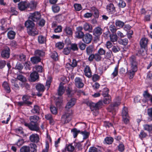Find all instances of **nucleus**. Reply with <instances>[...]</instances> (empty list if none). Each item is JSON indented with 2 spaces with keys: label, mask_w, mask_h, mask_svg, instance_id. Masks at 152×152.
Masks as SVG:
<instances>
[{
  "label": "nucleus",
  "mask_w": 152,
  "mask_h": 152,
  "mask_svg": "<svg viewBox=\"0 0 152 152\" xmlns=\"http://www.w3.org/2000/svg\"><path fill=\"white\" fill-rule=\"evenodd\" d=\"M103 105V102L102 101L100 100L95 104L93 102L89 103V106L91 111H93L94 115H96L98 113V109L102 107Z\"/></svg>",
  "instance_id": "f257e3e1"
},
{
  "label": "nucleus",
  "mask_w": 152,
  "mask_h": 152,
  "mask_svg": "<svg viewBox=\"0 0 152 152\" xmlns=\"http://www.w3.org/2000/svg\"><path fill=\"white\" fill-rule=\"evenodd\" d=\"M129 62L132 69L137 70L138 62L136 57L134 55L131 56L129 58Z\"/></svg>",
  "instance_id": "f03ea898"
},
{
  "label": "nucleus",
  "mask_w": 152,
  "mask_h": 152,
  "mask_svg": "<svg viewBox=\"0 0 152 152\" xmlns=\"http://www.w3.org/2000/svg\"><path fill=\"white\" fill-rule=\"evenodd\" d=\"M24 124L25 126L28 127L31 131L38 132L40 128L38 123L32 124L25 123Z\"/></svg>",
  "instance_id": "7ed1b4c3"
},
{
  "label": "nucleus",
  "mask_w": 152,
  "mask_h": 152,
  "mask_svg": "<svg viewBox=\"0 0 152 152\" xmlns=\"http://www.w3.org/2000/svg\"><path fill=\"white\" fill-rule=\"evenodd\" d=\"M10 50L7 46H5L1 52V56L4 58H8L10 56Z\"/></svg>",
  "instance_id": "20e7f679"
},
{
  "label": "nucleus",
  "mask_w": 152,
  "mask_h": 152,
  "mask_svg": "<svg viewBox=\"0 0 152 152\" xmlns=\"http://www.w3.org/2000/svg\"><path fill=\"white\" fill-rule=\"evenodd\" d=\"M120 104V102H115L111 104L107 108L108 111L110 113H111L113 116L115 115V109Z\"/></svg>",
  "instance_id": "39448f33"
},
{
  "label": "nucleus",
  "mask_w": 152,
  "mask_h": 152,
  "mask_svg": "<svg viewBox=\"0 0 152 152\" xmlns=\"http://www.w3.org/2000/svg\"><path fill=\"white\" fill-rule=\"evenodd\" d=\"M76 102V99L74 98H72L67 102L65 108L66 110H68L70 108L73 107L75 104Z\"/></svg>",
  "instance_id": "423d86ee"
},
{
  "label": "nucleus",
  "mask_w": 152,
  "mask_h": 152,
  "mask_svg": "<svg viewBox=\"0 0 152 152\" xmlns=\"http://www.w3.org/2000/svg\"><path fill=\"white\" fill-rule=\"evenodd\" d=\"M29 138L30 141L31 142L37 143L39 142V136L36 134H32L30 135Z\"/></svg>",
  "instance_id": "0eeeda50"
},
{
  "label": "nucleus",
  "mask_w": 152,
  "mask_h": 152,
  "mask_svg": "<svg viewBox=\"0 0 152 152\" xmlns=\"http://www.w3.org/2000/svg\"><path fill=\"white\" fill-rule=\"evenodd\" d=\"M92 39V35L89 33H86L84 34L83 38V40L85 43L89 44L91 42Z\"/></svg>",
  "instance_id": "6e6552de"
},
{
  "label": "nucleus",
  "mask_w": 152,
  "mask_h": 152,
  "mask_svg": "<svg viewBox=\"0 0 152 152\" xmlns=\"http://www.w3.org/2000/svg\"><path fill=\"white\" fill-rule=\"evenodd\" d=\"M18 8L21 11L26 9L28 7V2L26 1H21L18 4Z\"/></svg>",
  "instance_id": "1a4fd4ad"
},
{
  "label": "nucleus",
  "mask_w": 152,
  "mask_h": 152,
  "mask_svg": "<svg viewBox=\"0 0 152 152\" xmlns=\"http://www.w3.org/2000/svg\"><path fill=\"white\" fill-rule=\"evenodd\" d=\"M71 114L69 113H66L63 115L61 117V121L63 123H66L69 122L71 120L70 116Z\"/></svg>",
  "instance_id": "9d476101"
},
{
  "label": "nucleus",
  "mask_w": 152,
  "mask_h": 152,
  "mask_svg": "<svg viewBox=\"0 0 152 152\" xmlns=\"http://www.w3.org/2000/svg\"><path fill=\"white\" fill-rule=\"evenodd\" d=\"M75 85L77 87L79 88H82L84 84L82 80L79 77H76L75 79Z\"/></svg>",
  "instance_id": "9b49d317"
},
{
  "label": "nucleus",
  "mask_w": 152,
  "mask_h": 152,
  "mask_svg": "<svg viewBox=\"0 0 152 152\" xmlns=\"http://www.w3.org/2000/svg\"><path fill=\"white\" fill-rule=\"evenodd\" d=\"M40 14L37 12L30 13L28 16V19H40Z\"/></svg>",
  "instance_id": "f8f14e48"
},
{
  "label": "nucleus",
  "mask_w": 152,
  "mask_h": 152,
  "mask_svg": "<svg viewBox=\"0 0 152 152\" xmlns=\"http://www.w3.org/2000/svg\"><path fill=\"white\" fill-rule=\"evenodd\" d=\"M27 31L29 35L33 36L37 35L38 34V31L36 29L35 26L28 28V29L27 30Z\"/></svg>",
  "instance_id": "ddd939ff"
},
{
  "label": "nucleus",
  "mask_w": 152,
  "mask_h": 152,
  "mask_svg": "<svg viewBox=\"0 0 152 152\" xmlns=\"http://www.w3.org/2000/svg\"><path fill=\"white\" fill-rule=\"evenodd\" d=\"M90 11L92 14L96 18H97L99 17V12L98 10L95 7H92L90 8Z\"/></svg>",
  "instance_id": "4468645a"
},
{
  "label": "nucleus",
  "mask_w": 152,
  "mask_h": 152,
  "mask_svg": "<svg viewBox=\"0 0 152 152\" xmlns=\"http://www.w3.org/2000/svg\"><path fill=\"white\" fill-rule=\"evenodd\" d=\"M93 32L94 35L96 36H99L102 34V29L100 27H97L94 29Z\"/></svg>",
  "instance_id": "2eb2a0df"
},
{
  "label": "nucleus",
  "mask_w": 152,
  "mask_h": 152,
  "mask_svg": "<svg viewBox=\"0 0 152 152\" xmlns=\"http://www.w3.org/2000/svg\"><path fill=\"white\" fill-rule=\"evenodd\" d=\"M31 80L32 82H34L39 78V75L36 72H34L30 75Z\"/></svg>",
  "instance_id": "dca6fc26"
},
{
  "label": "nucleus",
  "mask_w": 152,
  "mask_h": 152,
  "mask_svg": "<svg viewBox=\"0 0 152 152\" xmlns=\"http://www.w3.org/2000/svg\"><path fill=\"white\" fill-rule=\"evenodd\" d=\"M25 26L27 28V30L32 27H34L35 26V24L34 23L33 21L30 20H27L25 22Z\"/></svg>",
  "instance_id": "f3484780"
},
{
  "label": "nucleus",
  "mask_w": 152,
  "mask_h": 152,
  "mask_svg": "<svg viewBox=\"0 0 152 152\" xmlns=\"http://www.w3.org/2000/svg\"><path fill=\"white\" fill-rule=\"evenodd\" d=\"M107 9L108 12L111 13H114L115 12V8L112 3H110L107 6Z\"/></svg>",
  "instance_id": "a211bd4d"
},
{
  "label": "nucleus",
  "mask_w": 152,
  "mask_h": 152,
  "mask_svg": "<svg viewBox=\"0 0 152 152\" xmlns=\"http://www.w3.org/2000/svg\"><path fill=\"white\" fill-rule=\"evenodd\" d=\"M37 4V1H32L30 3L28 2V8H30L31 10H34L36 8Z\"/></svg>",
  "instance_id": "6ab92c4d"
},
{
  "label": "nucleus",
  "mask_w": 152,
  "mask_h": 152,
  "mask_svg": "<svg viewBox=\"0 0 152 152\" xmlns=\"http://www.w3.org/2000/svg\"><path fill=\"white\" fill-rule=\"evenodd\" d=\"M84 72L85 75L88 77L91 76V72L90 67L88 66H86L84 69Z\"/></svg>",
  "instance_id": "aec40b11"
},
{
  "label": "nucleus",
  "mask_w": 152,
  "mask_h": 152,
  "mask_svg": "<svg viewBox=\"0 0 152 152\" xmlns=\"http://www.w3.org/2000/svg\"><path fill=\"white\" fill-rule=\"evenodd\" d=\"M39 117L36 115L30 116L29 117L30 123H31V124L38 123L37 121L39 120Z\"/></svg>",
  "instance_id": "412c9836"
},
{
  "label": "nucleus",
  "mask_w": 152,
  "mask_h": 152,
  "mask_svg": "<svg viewBox=\"0 0 152 152\" xmlns=\"http://www.w3.org/2000/svg\"><path fill=\"white\" fill-rule=\"evenodd\" d=\"M87 54L88 55H90L94 52V46L92 45H90L87 47L86 49Z\"/></svg>",
  "instance_id": "4be33fe9"
},
{
  "label": "nucleus",
  "mask_w": 152,
  "mask_h": 152,
  "mask_svg": "<svg viewBox=\"0 0 152 152\" xmlns=\"http://www.w3.org/2000/svg\"><path fill=\"white\" fill-rule=\"evenodd\" d=\"M148 40V39L146 38H142L140 42L141 47L145 48L147 45Z\"/></svg>",
  "instance_id": "5701e85b"
},
{
  "label": "nucleus",
  "mask_w": 152,
  "mask_h": 152,
  "mask_svg": "<svg viewBox=\"0 0 152 152\" xmlns=\"http://www.w3.org/2000/svg\"><path fill=\"white\" fill-rule=\"evenodd\" d=\"M30 98L29 96L27 95H25L22 97V100L24 102L25 104H27L28 105H31L32 104V103L28 101V100Z\"/></svg>",
  "instance_id": "b1692460"
},
{
  "label": "nucleus",
  "mask_w": 152,
  "mask_h": 152,
  "mask_svg": "<svg viewBox=\"0 0 152 152\" xmlns=\"http://www.w3.org/2000/svg\"><path fill=\"white\" fill-rule=\"evenodd\" d=\"M64 31L66 35L68 36L72 35L73 33L72 29L69 27H66L64 29Z\"/></svg>",
  "instance_id": "393cba45"
},
{
  "label": "nucleus",
  "mask_w": 152,
  "mask_h": 152,
  "mask_svg": "<svg viewBox=\"0 0 152 152\" xmlns=\"http://www.w3.org/2000/svg\"><path fill=\"white\" fill-rule=\"evenodd\" d=\"M40 111V108L37 105L34 106V108L31 110V112L34 114H39Z\"/></svg>",
  "instance_id": "a878e982"
},
{
  "label": "nucleus",
  "mask_w": 152,
  "mask_h": 152,
  "mask_svg": "<svg viewBox=\"0 0 152 152\" xmlns=\"http://www.w3.org/2000/svg\"><path fill=\"white\" fill-rule=\"evenodd\" d=\"M143 96L145 99V101L143 100V101L145 102H148V101L150 100V98L151 97L150 94L147 91H145L144 92L143 94Z\"/></svg>",
  "instance_id": "bb28decb"
},
{
  "label": "nucleus",
  "mask_w": 152,
  "mask_h": 152,
  "mask_svg": "<svg viewBox=\"0 0 152 152\" xmlns=\"http://www.w3.org/2000/svg\"><path fill=\"white\" fill-rule=\"evenodd\" d=\"M83 28L85 31H88L90 32H92V26L89 25L88 23H86L84 25Z\"/></svg>",
  "instance_id": "cd10ccee"
},
{
  "label": "nucleus",
  "mask_w": 152,
  "mask_h": 152,
  "mask_svg": "<svg viewBox=\"0 0 152 152\" xmlns=\"http://www.w3.org/2000/svg\"><path fill=\"white\" fill-rule=\"evenodd\" d=\"M64 87L62 85V83H61L59 86L58 89V94L59 96H61L64 92Z\"/></svg>",
  "instance_id": "c85d7f7f"
},
{
  "label": "nucleus",
  "mask_w": 152,
  "mask_h": 152,
  "mask_svg": "<svg viewBox=\"0 0 152 152\" xmlns=\"http://www.w3.org/2000/svg\"><path fill=\"white\" fill-rule=\"evenodd\" d=\"M45 53L43 50H37L34 52V55L37 57L42 56L45 55Z\"/></svg>",
  "instance_id": "c756f323"
},
{
  "label": "nucleus",
  "mask_w": 152,
  "mask_h": 152,
  "mask_svg": "<svg viewBox=\"0 0 152 152\" xmlns=\"http://www.w3.org/2000/svg\"><path fill=\"white\" fill-rule=\"evenodd\" d=\"M17 59L19 61L24 62L26 60V56L23 53L17 55Z\"/></svg>",
  "instance_id": "7c9ffc66"
},
{
  "label": "nucleus",
  "mask_w": 152,
  "mask_h": 152,
  "mask_svg": "<svg viewBox=\"0 0 152 152\" xmlns=\"http://www.w3.org/2000/svg\"><path fill=\"white\" fill-rule=\"evenodd\" d=\"M41 60V59L39 57H37L35 56L31 58V61L34 64L37 63L40 61Z\"/></svg>",
  "instance_id": "2f4dec72"
},
{
  "label": "nucleus",
  "mask_w": 152,
  "mask_h": 152,
  "mask_svg": "<svg viewBox=\"0 0 152 152\" xmlns=\"http://www.w3.org/2000/svg\"><path fill=\"white\" fill-rule=\"evenodd\" d=\"M29 147H30V149L31 152H37V146L35 144L31 143L29 144Z\"/></svg>",
  "instance_id": "473e14b6"
},
{
  "label": "nucleus",
  "mask_w": 152,
  "mask_h": 152,
  "mask_svg": "<svg viewBox=\"0 0 152 152\" xmlns=\"http://www.w3.org/2000/svg\"><path fill=\"white\" fill-rule=\"evenodd\" d=\"M16 34L15 32L12 31H10L7 33V37L10 39H14Z\"/></svg>",
  "instance_id": "72a5a7b5"
},
{
  "label": "nucleus",
  "mask_w": 152,
  "mask_h": 152,
  "mask_svg": "<svg viewBox=\"0 0 152 152\" xmlns=\"http://www.w3.org/2000/svg\"><path fill=\"white\" fill-rule=\"evenodd\" d=\"M36 88L39 92H43L45 90L44 86L41 84H37L36 86Z\"/></svg>",
  "instance_id": "f704fd0d"
},
{
  "label": "nucleus",
  "mask_w": 152,
  "mask_h": 152,
  "mask_svg": "<svg viewBox=\"0 0 152 152\" xmlns=\"http://www.w3.org/2000/svg\"><path fill=\"white\" fill-rule=\"evenodd\" d=\"M2 86L7 92L9 93L10 92V88L7 82H4Z\"/></svg>",
  "instance_id": "c9c22d12"
},
{
  "label": "nucleus",
  "mask_w": 152,
  "mask_h": 152,
  "mask_svg": "<svg viewBox=\"0 0 152 152\" xmlns=\"http://www.w3.org/2000/svg\"><path fill=\"white\" fill-rule=\"evenodd\" d=\"M62 104V100L61 96L58 97L57 99H56V106L58 107H61Z\"/></svg>",
  "instance_id": "e433bc0d"
},
{
  "label": "nucleus",
  "mask_w": 152,
  "mask_h": 152,
  "mask_svg": "<svg viewBox=\"0 0 152 152\" xmlns=\"http://www.w3.org/2000/svg\"><path fill=\"white\" fill-rule=\"evenodd\" d=\"M144 129L145 130L150 132L152 131V124L148 125L146 124L143 126Z\"/></svg>",
  "instance_id": "4c0bfd02"
},
{
  "label": "nucleus",
  "mask_w": 152,
  "mask_h": 152,
  "mask_svg": "<svg viewBox=\"0 0 152 152\" xmlns=\"http://www.w3.org/2000/svg\"><path fill=\"white\" fill-rule=\"evenodd\" d=\"M113 141V139L112 137H107L104 139V143L108 144H111Z\"/></svg>",
  "instance_id": "58836bf2"
},
{
  "label": "nucleus",
  "mask_w": 152,
  "mask_h": 152,
  "mask_svg": "<svg viewBox=\"0 0 152 152\" xmlns=\"http://www.w3.org/2000/svg\"><path fill=\"white\" fill-rule=\"evenodd\" d=\"M30 151V147L26 145L23 146L20 149V152H29Z\"/></svg>",
  "instance_id": "ea45409f"
},
{
  "label": "nucleus",
  "mask_w": 152,
  "mask_h": 152,
  "mask_svg": "<svg viewBox=\"0 0 152 152\" xmlns=\"http://www.w3.org/2000/svg\"><path fill=\"white\" fill-rule=\"evenodd\" d=\"M17 79L22 82L23 83L24 82H26L27 81V80L26 77L22 75H18Z\"/></svg>",
  "instance_id": "a19ab883"
},
{
  "label": "nucleus",
  "mask_w": 152,
  "mask_h": 152,
  "mask_svg": "<svg viewBox=\"0 0 152 152\" xmlns=\"http://www.w3.org/2000/svg\"><path fill=\"white\" fill-rule=\"evenodd\" d=\"M101 151L100 149L96 148L94 147H90L89 150V152H101Z\"/></svg>",
  "instance_id": "79ce46f5"
},
{
  "label": "nucleus",
  "mask_w": 152,
  "mask_h": 152,
  "mask_svg": "<svg viewBox=\"0 0 152 152\" xmlns=\"http://www.w3.org/2000/svg\"><path fill=\"white\" fill-rule=\"evenodd\" d=\"M71 132L73 133L74 137L75 138L77 137L78 134L80 132V131L76 128H74L71 130Z\"/></svg>",
  "instance_id": "37998d69"
},
{
  "label": "nucleus",
  "mask_w": 152,
  "mask_h": 152,
  "mask_svg": "<svg viewBox=\"0 0 152 152\" xmlns=\"http://www.w3.org/2000/svg\"><path fill=\"white\" fill-rule=\"evenodd\" d=\"M84 34L82 31H77L76 32V36L78 38H83Z\"/></svg>",
  "instance_id": "c03bdc74"
},
{
  "label": "nucleus",
  "mask_w": 152,
  "mask_h": 152,
  "mask_svg": "<svg viewBox=\"0 0 152 152\" xmlns=\"http://www.w3.org/2000/svg\"><path fill=\"white\" fill-rule=\"evenodd\" d=\"M50 111L53 114L56 115L57 113V109L54 106L51 105L50 107Z\"/></svg>",
  "instance_id": "a18cd8bd"
},
{
  "label": "nucleus",
  "mask_w": 152,
  "mask_h": 152,
  "mask_svg": "<svg viewBox=\"0 0 152 152\" xmlns=\"http://www.w3.org/2000/svg\"><path fill=\"white\" fill-rule=\"evenodd\" d=\"M137 70H135L134 69H132L131 68L130 70L128 72V74L129 76V78L130 79H132L133 77L135 72L137 71Z\"/></svg>",
  "instance_id": "49530a36"
},
{
  "label": "nucleus",
  "mask_w": 152,
  "mask_h": 152,
  "mask_svg": "<svg viewBox=\"0 0 152 152\" xmlns=\"http://www.w3.org/2000/svg\"><path fill=\"white\" fill-rule=\"evenodd\" d=\"M38 40L39 42L41 44L45 43L46 41L45 37L42 35H40L39 36Z\"/></svg>",
  "instance_id": "de8ad7c7"
},
{
  "label": "nucleus",
  "mask_w": 152,
  "mask_h": 152,
  "mask_svg": "<svg viewBox=\"0 0 152 152\" xmlns=\"http://www.w3.org/2000/svg\"><path fill=\"white\" fill-rule=\"evenodd\" d=\"M58 55L56 52L53 51L51 53V57L54 60L56 61L58 60Z\"/></svg>",
  "instance_id": "09e8293b"
},
{
  "label": "nucleus",
  "mask_w": 152,
  "mask_h": 152,
  "mask_svg": "<svg viewBox=\"0 0 152 152\" xmlns=\"http://www.w3.org/2000/svg\"><path fill=\"white\" fill-rule=\"evenodd\" d=\"M122 117L128 116V111L127 108L124 107L122 110Z\"/></svg>",
  "instance_id": "8fccbe9b"
},
{
  "label": "nucleus",
  "mask_w": 152,
  "mask_h": 152,
  "mask_svg": "<svg viewBox=\"0 0 152 152\" xmlns=\"http://www.w3.org/2000/svg\"><path fill=\"white\" fill-rule=\"evenodd\" d=\"M105 58L107 59H110L113 55L112 52L111 50H109L106 53H105Z\"/></svg>",
  "instance_id": "3c124183"
},
{
  "label": "nucleus",
  "mask_w": 152,
  "mask_h": 152,
  "mask_svg": "<svg viewBox=\"0 0 152 152\" xmlns=\"http://www.w3.org/2000/svg\"><path fill=\"white\" fill-rule=\"evenodd\" d=\"M145 48L141 47L139 51H138L139 54L143 56L145 55L146 53V51L145 50Z\"/></svg>",
  "instance_id": "603ef678"
},
{
  "label": "nucleus",
  "mask_w": 152,
  "mask_h": 152,
  "mask_svg": "<svg viewBox=\"0 0 152 152\" xmlns=\"http://www.w3.org/2000/svg\"><path fill=\"white\" fill-rule=\"evenodd\" d=\"M110 40L113 42L116 41L117 40V36L116 34H110Z\"/></svg>",
  "instance_id": "864d4df0"
},
{
  "label": "nucleus",
  "mask_w": 152,
  "mask_h": 152,
  "mask_svg": "<svg viewBox=\"0 0 152 152\" xmlns=\"http://www.w3.org/2000/svg\"><path fill=\"white\" fill-rule=\"evenodd\" d=\"M67 150L68 151L72 152L75 149L74 147L72 144H70L66 147Z\"/></svg>",
  "instance_id": "5fc2aeb1"
},
{
  "label": "nucleus",
  "mask_w": 152,
  "mask_h": 152,
  "mask_svg": "<svg viewBox=\"0 0 152 152\" xmlns=\"http://www.w3.org/2000/svg\"><path fill=\"white\" fill-rule=\"evenodd\" d=\"M119 43L122 45H125L128 43V40L127 39L125 38L123 39H120L119 41Z\"/></svg>",
  "instance_id": "6e6d98bb"
},
{
  "label": "nucleus",
  "mask_w": 152,
  "mask_h": 152,
  "mask_svg": "<svg viewBox=\"0 0 152 152\" xmlns=\"http://www.w3.org/2000/svg\"><path fill=\"white\" fill-rule=\"evenodd\" d=\"M78 47L81 50H83L85 49L86 45L83 43L80 42L78 44Z\"/></svg>",
  "instance_id": "4d7b16f0"
},
{
  "label": "nucleus",
  "mask_w": 152,
  "mask_h": 152,
  "mask_svg": "<svg viewBox=\"0 0 152 152\" xmlns=\"http://www.w3.org/2000/svg\"><path fill=\"white\" fill-rule=\"evenodd\" d=\"M81 133L83 135V139H86L88 137L89 135V132L86 131H82L81 132Z\"/></svg>",
  "instance_id": "13d9d810"
},
{
  "label": "nucleus",
  "mask_w": 152,
  "mask_h": 152,
  "mask_svg": "<svg viewBox=\"0 0 152 152\" xmlns=\"http://www.w3.org/2000/svg\"><path fill=\"white\" fill-rule=\"evenodd\" d=\"M108 93L109 89L107 88H106L103 89L102 95L103 96L105 97L106 96L109 95L108 94Z\"/></svg>",
  "instance_id": "bf43d9fd"
},
{
  "label": "nucleus",
  "mask_w": 152,
  "mask_h": 152,
  "mask_svg": "<svg viewBox=\"0 0 152 152\" xmlns=\"http://www.w3.org/2000/svg\"><path fill=\"white\" fill-rule=\"evenodd\" d=\"M64 43L61 42H58L56 44V47L57 48L59 49H61L63 48L64 47Z\"/></svg>",
  "instance_id": "052dcab7"
},
{
  "label": "nucleus",
  "mask_w": 152,
  "mask_h": 152,
  "mask_svg": "<svg viewBox=\"0 0 152 152\" xmlns=\"http://www.w3.org/2000/svg\"><path fill=\"white\" fill-rule=\"evenodd\" d=\"M120 50L119 47L117 45L113 46L112 48V51L114 53L119 52Z\"/></svg>",
  "instance_id": "680f3d73"
},
{
  "label": "nucleus",
  "mask_w": 152,
  "mask_h": 152,
  "mask_svg": "<svg viewBox=\"0 0 152 152\" xmlns=\"http://www.w3.org/2000/svg\"><path fill=\"white\" fill-rule=\"evenodd\" d=\"M52 9L54 12H57L60 10V7L58 6L54 5L52 7Z\"/></svg>",
  "instance_id": "e2e57ef3"
},
{
  "label": "nucleus",
  "mask_w": 152,
  "mask_h": 152,
  "mask_svg": "<svg viewBox=\"0 0 152 152\" xmlns=\"http://www.w3.org/2000/svg\"><path fill=\"white\" fill-rule=\"evenodd\" d=\"M110 97L109 95H108L105 97H104L103 102L105 104H108L110 103Z\"/></svg>",
  "instance_id": "0e129e2a"
},
{
  "label": "nucleus",
  "mask_w": 152,
  "mask_h": 152,
  "mask_svg": "<svg viewBox=\"0 0 152 152\" xmlns=\"http://www.w3.org/2000/svg\"><path fill=\"white\" fill-rule=\"evenodd\" d=\"M74 6L75 9L77 11H79L82 9L81 5L79 4H75Z\"/></svg>",
  "instance_id": "69168bd1"
},
{
  "label": "nucleus",
  "mask_w": 152,
  "mask_h": 152,
  "mask_svg": "<svg viewBox=\"0 0 152 152\" xmlns=\"http://www.w3.org/2000/svg\"><path fill=\"white\" fill-rule=\"evenodd\" d=\"M94 59L96 61H100L102 58L101 56L98 53L94 54Z\"/></svg>",
  "instance_id": "338daca9"
},
{
  "label": "nucleus",
  "mask_w": 152,
  "mask_h": 152,
  "mask_svg": "<svg viewBox=\"0 0 152 152\" xmlns=\"http://www.w3.org/2000/svg\"><path fill=\"white\" fill-rule=\"evenodd\" d=\"M147 136V134L143 131L142 130L139 135L140 137L142 139L145 137Z\"/></svg>",
  "instance_id": "774afa93"
}]
</instances>
